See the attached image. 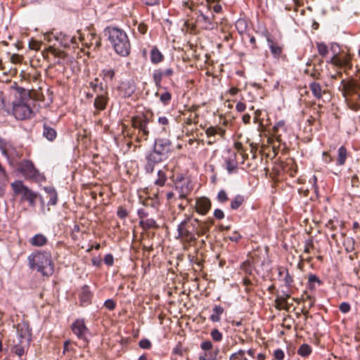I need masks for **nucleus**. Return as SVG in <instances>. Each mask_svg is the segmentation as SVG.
<instances>
[{"label":"nucleus","mask_w":360,"mask_h":360,"mask_svg":"<svg viewBox=\"0 0 360 360\" xmlns=\"http://www.w3.org/2000/svg\"><path fill=\"white\" fill-rule=\"evenodd\" d=\"M316 46L319 55H321L323 57H325L328 54V46L324 43H317Z\"/></svg>","instance_id":"nucleus-46"},{"label":"nucleus","mask_w":360,"mask_h":360,"mask_svg":"<svg viewBox=\"0 0 360 360\" xmlns=\"http://www.w3.org/2000/svg\"><path fill=\"white\" fill-rule=\"evenodd\" d=\"M108 101L109 98L108 92L98 94L94 102V106L96 110V111L94 112V115L98 114L99 111L104 110L106 108Z\"/></svg>","instance_id":"nucleus-17"},{"label":"nucleus","mask_w":360,"mask_h":360,"mask_svg":"<svg viewBox=\"0 0 360 360\" xmlns=\"http://www.w3.org/2000/svg\"><path fill=\"white\" fill-rule=\"evenodd\" d=\"M104 306L109 310L112 311L116 307L115 302L112 299L107 300L105 303Z\"/></svg>","instance_id":"nucleus-53"},{"label":"nucleus","mask_w":360,"mask_h":360,"mask_svg":"<svg viewBox=\"0 0 360 360\" xmlns=\"http://www.w3.org/2000/svg\"><path fill=\"white\" fill-rule=\"evenodd\" d=\"M139 224L140 226L144 230L159 228V226L157 224L155 220L152 218H147L140 220Z\"/></svg>","instance_id":"nucleus-29"},{"label":"nucleus","mask_w":360,"mask_h":360,"mask_svg":"<svg viewBox=\"0 0 360 360\" xmlns=\"http://www.w3.org/2000/svg\"><path fill=\"white\" fill-rule=\"evenodd\" d=\"M348 156V152L347 148L342 146L338 150V158L336 165L338 166H342L345 164Z\"/></svg>","instance_id":"nucleus-27"},{"label":"nucleus","mask_w":360,"mask_h":360,"mask_svg":"<svg viewBox=\"0 0 360 360\" xmlns=\"http://www.w3.org/2000/svg\"><path fill=\"white\" fill-rule=\"evenodd\" d=\"M309 89L314 97L318 100L321 99L323 94L326 93V90L323 89L321 84L316 82H312L309 84Z\"/></svg>","instance_id":"nucleus-23"},{"label":"nucleus","mask_w":360,"mask_h":360,"mask_svg":"<svg viewBox=\"0 0 360 360\" xmlns=\"http://www.w3.org/2000/svg\"><path fill=\"white\" fill-rule=\"evenodd\" d=\"M71 330L79 340L87 342L89 330L84 319H76L71 325Z\"/></svg>","instance_id":"nucleus-10"},{"label":"nucleus","mask_w":360,"mask_h":360,"mask_svg":"<svg viewBox=\"0 0 360 360\" xmlns=\"http://www.w3.org/2000/svg\"><path fill=\"white\" fill-rule=\"evenodd\" d=\"M137 214H138V216H139L140 220H142L143 219H147L148 216V212L143 208L138 210Z\"/></svg>","instance_id":"nucleus-59"},{"label":"nucleus","mask_w":360,"mask_h":360,"mask_svg":"<svg viewBox=\"0 0 360 360\" xmlns=\"http://www.w3.org/2000/svg\"><path fill=\"white\" fill-rule=\"evenodd\" d=\"M57 132L53 127H51L46 124L43 126V136L49 141H53L56 139Z\"/></svg>","instance_id":"nucleus-28"},{"label":"nucleus","mask_w":360,"mask_h":360,"mask_svg":"<svg viewBox=\"0 0 360 360\" xmlns=\"http://www.w3.org/2000/svg\"><path fill=\"white\" fill-rule=\"evenodd\" d=\"M174 75V70L171 68L165 70L156 69L153 72V81L158 89H166L162 86L163 78H170Z\"/></svg>","instance_id":"nucleus-14"},{"label":"nucleus","mask_w":360,"mask_h":360,"mask_svg":"<svg viewBox=\"0 0 360 360\" xmlns=\"http://www.w3.org/2000/svg\"><path fill=\"white\" fill-rule=\"evenodd\" d=\"M224 309L220 305H215L212 309V314L210 319L212 322H219L221 320V315L224 313Z\"/></svg>","instance_id":"nucleus-31"},{"label":"nucleus","mask_w":360,"mask_h":360,"mask_svg":"<svg viewBox=\"0 0 360 360\" xmlns=\"http://www.w3.org/2000/svg\"><path fill=\"white\" fill-rule=\"evenodd\" d=\"M196 21L200 27L205 30H213L217 27V22L214 20V15H205L202 11H199Z\"/></svg>","instance_id":"nucleus-13"},{"label":"nucleus","mask_w":360,"mask_h":360,"mask_svg":"<svg viewBox=\"0 0 360 360\" xmlns=\"http://www.w3.org/2000/svg\"><path fill=\"white\" fill-rule=\"evenodd\" d=\"M150 122V118L146 114L142 113L136 115L131 118V125L133 128L138 130L136 141L139 143L148 140L150 131L148 124Z\"/></svg>","instance_id":"nucleus-7"},{"label":"nucleus","mask_w":360,"mask_h":360,"mask_svg":"<svg viewBox=\"0 0 360 360\" xmlns=\"http://www.w3.org/2000/svg\"><path fill=\"white\" fill-rule=\"evenodd\" d=\"M225 133V130L221 127L216 126V127H210L205 130V134L210 139L214 137L215 135L219 134L221 136H223Z\"/></svg>","instance_id":"nucleus-32"},{"label":"nucleus","mask_w":360,"mask_h":360,"mask_svg":"<svg viewBox=\"0 0 360 360\" xmlns=\"http://www.w3.org/2000/svg\"><path fill=\"white\" fill-rule=\"evenodd\" d=\"M89 87L92 89L93 91L97 95L108 92L107 85H104L103 82H99V79L97 77L89 82Z\"/></svg>","instance_id":"nucleus-21"},{"label":"nucleus","mask_w":360,"mask_h":360,"mask_svg":"<svg viewBox=\"0 0 360 360\" xmlns=\"http://www.w3.org/2000/svg\"><path fill=\"white\" fill-rule=\"evenodd\" d=\"M92 295L91 292L88 285H84L82 288V291L80 294V300L82 302L89 303L91 299Z\"/></svg>","instance_id":"nucleus-33"},{"label":"nucleus","mask_w":360,"mask_h":360,"mask_svg":"<svg viewBox=\"0 0 360 360\" xmlns=\"http://www.w3.org/2000/svg\"><path fill=\"white\" fill-rule=\"evenodd\" d=\"M200 348L205 352H210L213 349V344L210 340H206L200 344Z\"/></svg>","instance_id":"nucleus-50"},{"label":"nucleus","mask_w":360,"mask_h":360,"mask_svg":"<svg viewBox=\"0 0 360 360\" xmlns=\"http://www.w3.org/2000/svg\"><path fill=\"white\" fill-rule=\"evenodd\" d=\"M104 262L108 266H112L114 262L113 256L111 254H107L104 257Z\"/></svg>","instance_id":"nucleus-58"},{"label":"nucleus","mask_w":360,"mask_h":360,"mask_svg":"<svg viewBox=\"0 0 360 360\" xmlns=\"http://www.w3.org/2000/svg\"><path fill=\"white\" fill-rule=\"evenodd\" d=\"M213 223L212 219L202 221L192 217H187L178 225V238L191 245L197 240L196 236L207 233Z\"/></svg>","instance_id":"nucleus-1"},{"label":"nucleus","mask_w":360,"mask_h":360,"mask_svg":"<svg viewBox=\"0 0 360 360\" xmlns=\"http://www.w3.org/2000/svg\"><path fill=\"white\" fill-rule=\"evenodd\" d=\"M351 182L353 186L359 187L360 184V174L352 176Z\"/></svg>","instance_id":"nucleus-57"},{"label":"nucleus","mask_w":360,"mask_h":360,"mask_svg":"<svg viewBox=\"0 0 360 360\" xmlns=\"http://www.w3.org/2000/svg\"><path fill=\"white\" fill-rule=\"evenodd\" d=\"M158 123L160 125L162 126V130L167 131V128L169 127V121L168 118L165 116H160L158 117Z\"/></svg>","instance_id":"nucleus-47"},{"label":"nucleus","mask_w":360,"mask_h":360,"mask_svg":"<svg viewBox=\"0 0 360 360\" xmlns=\"http://www.w3.org/2000/svg\"><path fill=\"white\" fill-rule=\"evenodd\" d=\"M323 161L327 164L331 162L333 160L332 157L327 152L323 153Z\"/></svg>","instance_id":"nucleus-64"},{"label":"nucleus","mask_w":360,"mask_h":360,"mask_svg":"<svg viewBox=\"0 0 360 360\" xmlns=\"http://www.w3.org/2000/svg\"><path fill=\"white\" fill-rule=\"evenodd\" d=\"M139 347L142 349H150L151 347V342L148 339H142L139 341Z\"/></svg>","instance_id":"nucleus-52"},{"label":"nucleus","mask_w":360,"mask_h":360,"mask_svg":"<svg viewBox=\"0 0 360 360\" xmlns=\"http://www.w3.org/2000/svg\"><path fill=\"white\" fill-rule=\"evenodd\" d=\"M182 6L188 8L191 11L193 10V2L191 0L184 1L182 2Z\"/></svg>","instance_id":"nucleus-61"},{"label":"nucleus","mask_w":360,"mask_h":360,"mask_svg":"<svg viewBox=\"0 0 360 360\" xmlns=\"http://www.w3.org/2000/svg\"><path fill=\"white\" fill-rule=\"evenodd\" d=\"M288 297L289 295L288 294L277 297L275 300L276 308L279 309H286L288 304L287 300Z\"/></svg>","instance_id":"nucleus-35"},{"label":"nucleus","mask_w":360,"mask_h":360,"mask_svg":"<svg viewBox=\"0 0 360 360\" xmlns=\"http://www.w3.org/2000/svg\"><path fill=\"white\" fill-rule=\"evenodd\" d=\"M210 335L215 342H221L223 338L222 333L217 328L212 329L210 332Z\"/></svg>","instance_id":"nucleus-44"},{"label":"nucleus","mask_w":360,"mask_h":360,"mask_svg":"<svg viewBox=\"0 0 360 360\" xmlns=\"http://www.w3.org/2000/svg\"><path fill=\"white\" fill-rule=\"evenodd\" d=\"M312 352L311 346L307 344H302L297 350V354L303 357H307Z\"/></svg>","instance_id":"nucleus-38"},{"label":"nucleus","mask_w":360,"mask_h":360,"mask_svg":"<svg viewBox=\"0 0 360 360\" xmlns=\"http://www.w3.org/2000/svg\"><path fill=\"white\" fill-rule=\"evenodd\" d=\"M105 32L115 53L122 57L128 56L131 44L127 33L117 27H108Z\"/></svg>","instance_id":"nucleus-2"},{"label":"nucleus","mask_w":360,"mask_h":360,"mask_svg":"<svg viewBox=\"0 0 360 360\" xmlns=\"http://www.w3.org/2000/svg\"><path fill=\"white\" fill-rule=\"evenodd\" d=\"M236 109L239 112H243L246 109V105L244 103L238 102L236 105Z\"/></svg>","instance_id":"nucleus-62"},{"label":"nucleus","mask_w":360,"mask_h":360,"mask_svg":"<svg viewBox=\"0 0 360 360\" xmlns=\"http://www.w3.org/2000/svg\"><path fill=\"white\" fill-rule=\"evenodd\" d=\"M226 169L229 174L236 172L238 168L237 155L235 152L229 153L225 160Z\"/></svg>","instance_id":"nucleus-20"},{"label":"nucleus","mask_w":360,"mask_h":360,"mask_svg":"<svg viewBox=\"0 0 360 360\" xmlns=\"http://www.w3.org/2000/svg\"><path fill=\"white\" fill-rule=\"evenodd\" d=\"M117 215L120 219H124L127 217L128 213L126 209L123 208L122 207H120L117 210Z\"/></svg>","instance_id":"nucleus-54"},{"label":"nucleus","mask_w":360,"mask_h":360,"mask_svg":"<svg viewBox=\"0 0 360 360\" xmlns=\"http://www.w3.org/2000/svg\"><path fill=\"white\" fill-rule=\"evenodd\" d=\"M165 58L164 55L161 53V51L156 47L154 46L152 48L150 53V62L153 64L157 65L160 63L162 62Z\"/></svg>","instance_id":"nucleus-24"},{"label":"nucleus","mask_w":360,"mask_h":360,"mask_svg":"<svg viewBox=\"0 0 360 360\" xmlns=\"http://www.w3.org/2000/svg\"><path fill=\"white\" fill-rule=\"evenodd\" d=\"M350 309V304L346 302H342L339 306V310L343 314L348 313Z\"/></svg>","instance_id":"nucleus-51"},{"label":"nucleus","mask_w":360,"mask_h":360,"mask_svg":"<svg viewBox=\"0 0 360 360\" xmlns=\"http://www.w3.org/2000/svg\"><path fill=\"white\" fill-rule=\"evenodd\" d=\"M18 171L22 174L26 179L37 181L39 180L40 174L35 168L33 162L29 160H23L18 163Z\"/></svg>","instance_id":"nucleus-8"},{"label":"nucleus","mask_w":360,"mask_h":360,"mask_svg":"<svg viewBox=\"0 0 360 360\" xmlns=\"http://www.w3.org/2000/svg\"><path fill=\"white\" fill-rule=\"evenodd\" d=\"M211 201L206 197L198 198L195 200V211L202 215H205L211 208Z\"/></svg>","instance_id":"nucleus-15"},{"label":"nucleus","mask_w":360,"mask_h":360,"mask_svg":"<svg viewBox=\"0 0 360 360\" xmlns=\"http://www.w3.org/2000/svg\"><path fill=\"white\" fill-rule=\"evenodd\" d=\"M146 163L144 167L145 171L148 174H151L154 171L155 166L165 160L166 158L153 149L146 155Z\"/></svg>","instance_id":"nucleus-11"},{"label":"nucleus","mask_w":360,"mask_h":360,"mask_svg":"<svg viewBox=\"0 0 360 360\" xmlns=\"http://www.w3.org/2000/svg\"><path fill=\"white\" fill-rule=\"evenodd\" d=\"M246 354L245 350L239 349L238 352L233 353L229 356V360H249L245 355Z\"/></svg>","instance_id":"nucleus-39"},{"label":"nucleus","mask_w":360,"mask_h":360,"mask_svg":"<svg viewBox=\"0 0 360 360\" xmlns=\"http://www.w3.org/2000/svg\"><path fill=\"white\" fill-rule=\"evenodd\" d=\"M244 201V196L237 195L231 200L230 207L232 210H237L243 205Z\"/></svg>","instance_id":"nucleus-36"},{"label":"nucleus","mask_w":360,"mask_h":360,"mask_svg":"<svg viewBox=\"0 0 360 360\" xmlns=\"http://www.w3.org/2000/svg\"><path fill=\"white\" fill-rule=\"evenodd\" d=\"M15 89L18 96H16V99L13 102L12 115L19 120L31 118L33 111L30 104L31 98L29 94L22 87L18 86Z\"/></svg>","instance_id":"nucleus-3"},{"label":"nucleus","mask_w":360,"mask_h":360,"mask_svg":"<svg viewBox=\"0 0 360 360\" xmlns=\"http://www.w3.org/2000/svg\"><path fill=\"white\" fill-rule=\"evenodd\" d=\"M44 191L49 196L48 205H56L58 202V193L53 187H44Z\"/></svg>","instance_id":"nucleus-30"},{"label":"nucleus","mask_w":360,"mask_h":360,"mask_svg":"<svg viewBox=\"0 0 360 360\" xmlns=\"http://www.w3.org/2000/svg\"><path fill=\"white\" fill-rule=\"evenodd\" d=\"M214 217L217 219H222L224 218V212L220 210V209H216L214 211Z\"/></svg>","instance_id":"nucleus-60"},{"label":"nucleus","mask_w":360,"mask_h":360,"mask_svg":"<svg viewBox=\"0 0 360 360\" xmlns=\"http://www.w3.org/2000/svg\"><path fill=\"white\" fill-rule=\"evenodd\" d=\"M56 41H57L62 46L69 47L70 44H77V39L75 36L72 37L62 32L56 33Z\"/></svg>","instance_id":"nucleus-18"},{"label":"nucleus","mask_w":360,"mask_h":360,"mask_svg":"<svg viewBox=\"0 0 360 360\" xmlns=\"http://www.w3.org/2000/svg\"><path fill=\"white\" fill-rule=\"evenodd\" d=\"M10 148V141H7L5 139L0 137V150L1 153L6 155L7 148Z\"/></svg>","instance_id":"nucleus-48"},{"label":"nucleus","mask_w":360,"mask_h":360,"mask_svg":"<svg viewBox=\"0 0 360 360\" xmlns=\"http://www.w3.org/2000/svg\"><path fill=\"white\" fill-rule=\"evenodd\" d=\"M339 89L349 108L355 111L360 110V82L354 79H342Z\"/></svg>","instance_id":"nucleus-5"},{"label":"nucleus","mask_w":360,"mask_h":360,"mask_svg":"<svg viewBox=\"0 0 360 360\" xmlns=\"http://www.w3.org/2000/svg\"><path fill=\"white\" fill-rule=\"evenodd\" d=\"M11 155H13L20 158L22 156V153L19 151H17L14 146L10 142V148H7L6 153V155H4V156L8 158Z\"/></svg>","instance_id":"nucleus-42"},{"label":"nucleus","mask_w":360,"mask_h":360,"mask_svg":"<svg viewBox=\"0 0 360 360\" xmlns=\"http://www.w3.org/2000/svg\"><path fill=\"white\" fill-rule=\"evenodd\" d=\"M47 242V238L41 233L34 235L30 240V244L34 247H42L45 245Z\"/></svg>","instance_id":"nucleus-26"},{"label":"nucleus","mask_w":360,"mask_h":360,"mask_svg":"<svg viewBox=\"0 0 360 360\" xmlns=\"http://www.w3.org/2000/svg\"><path fill=\"white\" fill-rule=\"evenodd\" d=\"M174 186L181 199H186L193 188L191 180L183 175L177 176Z\"/></svg>","instance_id":"nucleus-9"},{"label":"nucleus","mask_w":360,"mask_h":360,"mask_svg":"<svg viewBox=\"0 0 360 360\" xmlns=\"http://www.w3.org/2000/svg\"><path fill=\"white\" fill-rule=\"evenodd\" d=\"M282 131H286L285 122L284 120L278 121L273 127L274 136H275L276 140L279 143L282 142Z\"/></svg>","instance_id":"nucleus-22"},{"label":"nucleus","mask_w":360,"mask_h":360,"mask_svg":"<svg viewBox=\"0 0 360 360\" xmlns=\"http://www.w3.org/2000/svg\"><path fill=\"white\" fill-rule=\"evenodd\" d=\"M11 187L15 195L20 196V202H27L30 207L34 208L37 200L39 199L44 204V199L41 195L25 186L20 180H17L11 184Z\"/></svg>","instance_id":"nucleus-6"},{"label":"nucleus","mask_w":360,"mask_h":360,"mask_svg":"<svg viewBox=\"0 0 360 360\" xmlns=\"http://www.w3.org/2000/svg\"><path fill=\"white\" fill-rule=\"evenodd\" d=\"M241 269L245 271L247 274L251 275L254 270V266L252 265V263L250 260L245 261L241 264Z\"/></svg>","instance_id":"nucleus-43"},{"label":"nucleus","mask_w":360,"mask_h":360,"mask_svg":"<svg viewBox=\"0 0 360 360\" xmlns=\"http://www.w3.org/2000/svg\"><path fill=\"white\" fill-rule=\"evenodd\" d=\"M267 43L273 56L275 58H278L282 54L283 48L270 38H267Z\"/></svg>","instance_id":"nucleus-25"},{"label":"nucleus","mask_w":360,"mask_h":360,"mask_svg":"<svg viewBox=\"0 0 360 360\" xmlns=\"http://www.w3.org/2000/svg\"><path fill=\"white\" fill-rule=\"evenodd\" d=\"M217 199L221 203L226 202L229 200L226 192L224 190L219 191L217 194Z\"/></svg>","instance_id":"nucleus-49"},{"label":"nucleus","mask_w":360,"mask_h":360,"mask_svg":"<svg viewBox=\"0 0 360 360\" xmlns=\"http://www.w3.org/2000/svg\"><path fill=\"white\" fill-rule=\"evenodd\" d=\"M330 63L337 67L345 69H350L352 68L351 58L348 55L334 56L330 59Z\"/></svg>","instance_id":"nucleus-16"},{"label":"nucleus","mask_w":360,"mask_h":360,"mask_svg":"<svg viewBox=\"0 0 360 360\" xmlns=\"http://www.w3.org/2000/svg\"><path fill=\"white\" fill-rule=\"evenodd\" d=\"M354 241L352 239H347L346 242H345V245H346V250L347 252H352L354 250Z\"/></svg>","instance_id":"nucleus-56"},{"label":"nucleus","mask_w":360,"mask_h":360,"mask_svg":"<svg viewBox=\"0 0 360 360\" xmlns=\"http://www.w3.org/2000/svg\"><path fill=\"white\" fill-rule=\"evenodd\" d=\"M274 356L276 360H283L285 354L281 349H277L274 351Z\"/></svg>","instance_id":"nucleus-55"},{"label":"nucleus","mask_w":360,"mask_h":360,"mask_svg":"<svg viewBox=\"0 0 360 360\" xmlns=\"http://www.w3.org/2000/svg\"><path fill=\"white\" fill-rule=\"evenodd\" d=\"M321 285L323 282L314 274H310L308 277V288L309 290H313L316 288L315 284Z\"/></svg>","instance_id":"nucleus-37"},{"label":"nucleus","mask_w":360,"mask_h":360,"mask_svg":"<svg viewBox=\"0 0 360 360\" xmlns=\"http://www.w3.org/2000/svg\"><path fill=\"white\" fill-rule=\"evenodd\" d=\"M278 279L283 281L288 288L291 287L293 283V276L289 274L287 269L283 266L278 267Z\"/></svg>","instance_id":"nucleus-19"},{"label":"nucleus","mask_w":360,"mask_h":360,"mask_svg":"<svg viewBox=\"0 0 360 360\" xmlns=\"http://www.w3.org/2000/svg\"><path fill=\"white\" fill-rule=\"evenodd\" d=\"M172 99V94L169 91H165L160 96V101L164 105H167Z\"/></svg>","instance_id":"nucleus-45"},{"label":"nucleus","mask_w":360,"mask_h":360,"mask_svg":"<svg viewBox=\"0 0 360 360\" xmlns=\"http://www.w3.org/2000/svg\"><path fill=\"white\" fill-rule=\"evenodd\" d=\"M28 264L31 269H36L44 276H50L54 272V264L49 252L37 251L27 257Z\"/></svg>","instance_id":"nucleus-4"},{"label":"nucleus","mask_w":360,"mask_h":360,"mask_svg":"<svg viewBox=\"0 0 360 360\" xmlns=\"http://www.w3.org/2000/svg\"><path fill=\"white\" fill-rule=\"evenodd\" d=\"M115 75V72L111 68H105L101 70V76L105 82H112Z\"/></svg>","instance_id":"nucleus-34"},{"label":"nucleus","mask_w":360,"mask_h":360,"mask_svg":"<svg viewBox=\"0 0 360 360\" xmlns=\"http://www.w3.org/2000/svg\"><path fill=\"white\" fill-rule=\"evenodd\" d=\"M218 352V349L214 353L205 352L204 354L199 356V360H217Z\"/></svg>","instance_id":"nucleus-40"},{"label":"nucleus","mask_w":360,"mask_h":360,"mask_svg":"<svg viewBox=\"0 0 360 360\" xmlns=\"http://www.w3.org/2000/svg\"><path fill=\"white\" fill-rule=\"evenodd\" d=\"M153 150L164 156L166 159L168 158L169 153L172 152V143L170 140L165 138L155 139Z\"/></svg>","instance_id":"nucleus-12"},{"label":"nucleus","mask_w":360,"mask_h":360,"mask_svg":"<svg viewBox=\"0 0 360 360\" xmlns=\"http://www.w3.org/2000/svg\"><path fill=\"white\" fill-rule=\"evenodd\" d=\"M138 30L140 33L144 34L146 33V32L148 30V27L145 24H143V23L139 24L138 26Z\"/></svg>","instance_id":"nucleus-63"},{"label":"nucleus","mask_w":360,"mask_h":360,"mask_svg":"<svg viewBox=\"0 0 360 360\" xmlns=\"http://www.w3.org/2000/svg\"><path fill=\"white\" fill-rule=\"evenodd\" d=\"M167 175L165 172L162 170H159L158 172V179L155 181V184L159 186H162L165 185Z\"/></svg>","instance_id":"nucleus-41"}]
</instances>
